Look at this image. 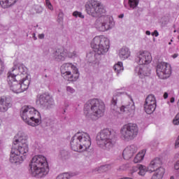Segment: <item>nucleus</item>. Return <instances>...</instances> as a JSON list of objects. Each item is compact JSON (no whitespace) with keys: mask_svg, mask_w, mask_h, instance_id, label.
<instances>
[{"mask_svg":"<svg viewBox=\"0 0 179 179\" xmlns=\"http://www.w3.org/2000/svg\"><path fill=\"white\" fill-rule=\"evenodd\" d=\"M157 75L159 79H167L171 75V66L170 64L161 62L157 65Z\"/></svg>","mask_w":179,"mask_h":179,"instance_id":"f8f14e48","label":"nucleus"},{"mask_svg":"<svg viewBox=\"0 0 179 179\" xmlns=\"http://www.w3.org/2000/svg\"><path fill=\"white\" fill-rule=\"evenodd\" d=\"M5 71V64L0 59V75Z\"/></svg>","mask_w":179,"mask_h":179,"instance_id":"a19ab883","label":"nucleus"},{"mask_svg":"<svg viewBox=\"0 0 179 179\" xmlns=\"http://www.w3.org/2000/svg\"><path fill=\"white\" fill-rule=\"evenodd\" d=\"M175 160H177L175 164V170H179V153L175 155Z\"/></svg>","mask_w":179,"mask_h":179,"instance_id":"e433bc0d","label":"nucleus"},{"mask_svg":"<svg viewBox=\"0 0 179 179\" xmlns=\"http://www.w3.org/2000/svg\"><path fill=\"white\" fill-rule=\"evenodd\" d=\"M173 124L174 125H179V113L174 117L173 120Z\"/></svg>","mask_w":179,"mask_h":179,"instance_id":"58836bf2","label":"nucleus"},{"mask_svg":"<svg viewBox=\"0 0 179 179\" xmlns=\"http://www.w3.org/2000/svg\"><path fill=\"white\" fill-rule=\"evenodd\" d=\"M34 10H36V13H41L43 12V7L41 6H35Z\"/></svg>","mask_w":179,"mask_h":179,"instance_id":"ea45409f","label":"nucleus"},{"mask_svg":"<svg viewBox=\"0 0 179 179\" xmlns=\"http://www.w3.org/2000/svg\"><path fill=\"white\" fill-rule=\"evenodd\" d=\"M138 170H139V168H138V165H137V166H134V167H133V171H138Z\"/></svg>","mask_w":179,"mask_h":179,"instance_id":"de8ad7c7","label":"nucleus"},{"mask_svg":"<svg viewBox=\"0 0 179 179\" xmlns=\"http://www.w3.org/2000/svg\"><path fill=\"white\" fill-rule=\"evenodd\" d=\"M62 75L64 76H68L72 79L73 77L75 79L79 78V71L78 68L71 63L64 64L61 67Z\"/></svg>","mask_w":179,"mask_h":179,"instance_id":"9b49d317","label":"nucleus"},{"mask_svg":"<svg viewBox=\"0 0 179 179\" xmlns=\"http://www.w3.org/2000/svg\"><path fill=\"white\" fill-rule=\"evenodd\" d=\"M138 151V148L134 145H131L126 148L122 153L124 160H129L135 153Z\"/></svg>","mask_w":179,"mask_h":179,"instance_id":"aec40b11","label":"nucleus"},{"mask_svg":"<svg viewBox=\"0 0 179 179\" xmlns=\"http://www.w3.org/2000/svg\"><path fill=\"white\" fill-rule=\"evenodd\" d=\"M106 105L104 102L99 99H90L85 104L84 114L86 118L92 121H97L99 118L104 115Z\"/></svg>","mask_w":179,"mask_h":179,"instance_id":"f03ea898","label":"nucleus"},{"mask_svg":"<svg viewBox=\"0 0 179 179\" xmlns=\"http://www.w3.org/2000/svg\"><path fill=\"white\" fill-rule=\"evenodd\" d=\"M29 168V174L37 178H43L50 172L47 158L43 155L34 156L31 160Z\"/></svg>","mask_w":179,"mask_h":179,"instance_id":"7ed1b4c3","label":"nucleus"},{"mask_svg":"<svg viewBox=\"0 0 179 179\" xmlns=\"http://www.w3.org/2000/svg\"><path fill=\"white\" fill-rule=\"evenodd\" d=\"M138 65H146L145 59V52L139 53L138 56L136 57L135 59Z\"/></svg>","mask_w":179,"mask_h":179,"instance_id":"cd10ccee","label":"nucleus"},{"mask_svg":"<svg viewBox=\"0 0 179 179\" xmlns=\"http://www.w3.org/2000/svg\"><path fill=\"white\" fill-rule=\"evenodd\" d=\"M138 174L143 177L146 174V171H149V167L146 169V166L143 165H138Z\"/></svg>","mask_w":179,"mask_h":179,"instance_id":"c756f323","label":"nucleus"},{"mask_svg":"<svg viewBox=\"0 0 179 179\" xmlns=\"http://www.w3.org/2000/svg\"><path fill=\"white\" fill-rule=\"evenodd\" d=\"M120 111L122 113H129L130 114H132L133 113H135V105H127V106H122L120 108Z\"/></svg>","mask_w":179,"mask_h":179,"instance_id":"a878e982","label":"nucleus"},{"mask_svg":"<svg viewBox=\"0 0 179 179\" xmlns=\"http://www.w3.org/2000/svg\"><path fill=\"white\" fill-rule=\"evenodd\" d=\"M119 55L121 59H127V58H129L131 52L128 48H122L120 51Z\"/></svg>","mask_w":179,"mask_h":179,"instance_id":"393cba45","label":"nucleus"},{"mask_svg":"<svg viewBox=\"0 0 179 179\" xmlns=\"http://www.w3.org/2000/svg\"><path fill=\"white\" fill-rule=\"evenodd\" d=\"M122 94V92H120L118 91H115L114 92L113 97L111 101L112 106H117V101H118V98L117 97H120V96H121Z\"/></svg>","mask_w":179,"mask_h":179,"instance_id":"7c9ffc66","label":"nucleus"},{"mask_svg":"<svg viewBox=\"0 0 179 179\" xmlns=\"http://www.w3.org/2000/svg\"><path fill=\"white\" fill-rule=\"evenodd\" d=\"M73 16H74V17H80V19H85V15H83L82 13L79 11H74L73 13Z\"/></svg>","mask_w":179,"mask_h":179,"instance_id":"c9c22d12","label":"nucleus"},{"mask_svg":"<svg viewBox=\"0 0 179 179\" xmlns=\"http://www.w3.org/2000/svg\"><path fill=\"white\" fill-rule=\"evenodd\" d=\"M157 101H156V97H155V95L150 94L148 95L144 103V109L147 114H152L155 112V110H156L157 107Z\"/></svg>","mask_w":179,"mask_h":179,"instance_id":"ddd939ff","label":"nucleus"},{"mask_svg":"<svg viewBox=\"0 0 179 179\" xmlns=\"http://www.w3.org/2000/svg\"><path fill=\"white\" fill-rule=\"evenodd\" d=\"M145 34H147V36H150V31H146Z\"/></svg>","mask_w":179,"mask_h":179,"instance_id":"8fccbe9b","label":"nucleus"},{"mask_svg":"<svg viewBox=\"0 0 179 179\" xmlns=\"http://www.w3.org/2000/svg\"><path fill=\"white\" fill-rule=\"evenodd\" d=\"M151 34L152 36H155V37H157L159 36V32L157 31V30H155Z\"/></svg>","mask_w":179,"mask_h":179,"instance_id":"a18cd8bd","label":"nucleus"},{"mask_svg":"<svg viewBox=\"0 0 179 179\" xmlns=\"http://www.w3.org/2000/svg\"><path fill=\"white\" fill-rule=\"evenodd\" d=\"M12 107V98L3 96L0 99V112L6 113L9 108Z\"/></svg>","mask_w":179,"mask_h":179,"instance_id":"a211bd4d","label":"nucleus"},{"mask_svg":"<svg viewBox=\"0 0 179 179\" xmlns=\"http://www.w3.org/2000/svg\"><path fill=\"white\" fill-rule=\"evenodd\" d=\"M128 3L131 9H135L139 5V0H129Z\"/></svg>","mask_w":179,"mask_h":179,"instance_id":"473e14b6","label":"nucleus"},{"mask_svg":"<svg viewBox=\"0 0 179 179\" xmlns=\"http://www.w3.org/2000/svg\"><path fill=\"white\" fill-rule=\"evenodd\" d=\"M169 45H171V42H169Z\"/></svg>","mask_w":179,"mask_h":179,"instance_id":"6e6d98bb","label":"nucleus"},{"mask_svg":"<svg viewBox=\"0 0 179 179\" xmlns=\"http://www.w3.org/2000/svg\"><path fill=\"white\" fill-rule=\"evenodd\" d=\"M169 97V93L164 92V99H167Z\"/></svg>","mask_w":179,"mask_h":179,"instance_id":"49530a36","label":"nucleus"},{"mask_svg":"<svg viewBox=\"0 0 179 179\" xmlns=\"http://www.w3.org/2000/svg\"><path fill=\"white\" fill-rule=\"evenodd\" d=\"M2 145V140H0V146Z\"/></svg>","mask_w":179,"mask_h":179,"instance_id":"5fc2aeb1","label":"nucleus"},{"mask_svg":"<svg viewBox=\"0 0 179 179\" xmlns=\"http://www.w3.org/2000/svg\"><path fill=\"white\" fill-rule=\"evenodd\" d=\"M70 146L72 150H74V152H85V150H83V147L80 144V142L79 141V138H78V136H76V134H75L71 138V141L70 142Z\"/></svg>","mask_w":179,"mask_h":179,"instance_id":"6ab92c4d","label":"nucleus"},{"mask_svg":"<svg viewBox=\"0 0 179 179\" xmlns=\"http://www.w3.org/2000/svg\"><path fill=\"white\" fill-rule=\"evenodd\" d=\"M13 146L15 148V152L18 155H22V157L26 159V155H27V152H29L27 136H22V133H18L14 138Z\"/></svg>","mask_w":179,"mask_h":179,"instance_id":"0eeeda50","label":"nucleus"},{"mask_svg":"<svg viewBox=\"0 0 179 179\" xmlns=\"http://www.w3.org/2000/svg\"><path fill=\"white\" fill-rule=\"evenodd\" d=\"M20 115L23 121L31 127H37L41 124L40 112L31 106H24L21 108Z\"/></svg>","mask_w":179,"mask_h":179,"instance_id":"423d86ee","label":"nucleus"},{"mask_svg":"<svg viewBox=\"0 0 179 179\" xmlns=\"http://www.w3.org/2000/svg\"><path fill=\"white\" fill-rule=\"evenodd\" d=\"M145 52V64L148 65V64H150L152 62V55H150V53L148 52Z\"/></svg>","mask_w":179,"mask_h":179,"instance_id":"f704fd0d","label":"nucleus"},{"mask_svg":"<svg viewBox=\"0 0 179 179\" xmlns=\"http://www.w3.org/2000/svg\"><path fill=\"white\" fill-rule=\"evenodd\" d=\"M162 164L163 162H162V159L159 157H156L152 159L148 166L149 173H153V171H156V169H159V167H162Z\"/></svg>","mask_w":179,"mask_h":179,"instance_id":"412c9836","label":"nucleus"},{"mask_svg":"<svg viewBox=\"0 0 179 179\" xmlns=\"http://www.w3.org/2000/svg\"><path fill=\"white\" fill-rule=\"evenodd\" d=\"M119 17H120V19H122V17H124V14H120L119 15Z\"/></svg>","mask_w":179,"mask_h":179,"instance_id":"864d4df0","label":"nucleus"},{"mask_svg":"<svg viewBox=\"0 0 179 179\" xmlns=\"http://www.w3.org/2000/svg\"><path fill=\"white\" fill-rule=\"evenodd\" d=\"M66 57L69 58H76L78 57V55L76 54V51H73V52H66Z\"/></svg>","mask_w":179,"mask_h":179,"instance_id":"4c0bfd02","label":"nucleus"},{"mask_svg":"<svg viewBox=\"0 0 179 179\" xmlns=\"http://www.w3.org/2000/svg\"><path fill=\"white\" fill-rule=\"evenodd\" d=\"M44 37H45V35L44 34H39L38 35V38L40 39V40H43L44 39Z\"/></svg>","mask_w":179,"mask_h":179,"instance_id":"c03bdc74","label":"nucleus"},{"mask_svg":"<svg viewBox=\"0 0 179 179\" xmlns=\"http://www.w3.org/2000/svg\"><path fill=\"white\" fill-rule=\"evenodd\" d=\"M9 72H11V73H15V75H17V76H19V73H17V72H20V75H24V73H27V68H26L24 65L21 64L17 67V69L13 68V71Z\"/></svg>","mask_w":179,"mask_h":179,"instance_id":"b1692460","label":"nucleus"},{"mask_svg":"<svg viewBox=\"0 0 179 179\" xmlns=\"http://www.w3.org/2000/svg\"><path fill=\"white\" fill-rule=\"evenodd\" d=\"M53 59L57 62H61L66 59V51L63 48H57L52 53Z\"/></svg>","mask_w":179,"mask_h":179,"instance_id":"dca6fc26","label":"nucleus"},{"mask_svg":"<svg viewBox=\"0 0 179 179\" xmlns=\"http://www.w3.org/2000/svg\"><path fill=\"white\" fill-rule=\"evenodd\" d=\"M32 38H34V40H37V36H36V33L32 34Z\"/></svg>","mask_w":179,"mask_h":179,"instance_id":"09e8293b","label":"nucleus"},{"mask_svg":"<svg viewBox=\"0 0 179 179\" xmlns=\"http://www.w3.org/2000/svg\"><path fill=\"white\" fill-rule=\"evenodd\" d=\"M171 42H173V39L171 40Z\"/></svg>","mask_w":179,"mask_h":179,"instance_id":"bf43d9fd","label":"nucleus"},{"mask_svg":"<svg viewBox=\"0 0 179 179\" xmlns=\"http://www.w3.org/2000/svg\"><path fill=\"white\" fill-rule=\"evenodd\" d=\"M45 78H48L47 75H45Z\"/></svg>","mask_w":179,"mask_h":179,"instance_id":"13d9d810","label":"nucleus"},{"mask_svg":"<svg viewBox=\"0 0 179 179\" xmlns=\"http://www.w3.org/2000/svg\"><path fill=\"white\" fill-rule=\"evenodd\" d=\"M75 173H64L57 176V179H69L71 177H74Z\"/></svg>","mask_w":179,"mask_h":179,"instance_id":"2f4dec72","label":"nucleus"},{"mask_svg":"<svg viewBox=\"0 0 179 179\" xmlns=\"http://www.w3.org/2000/svg\"><path fill=\"white\" fill-rule=\"evenodd\" d=\"M138 131L136 124L129 123L124 124L120 130L121 138L124 141H132L138 136Z\"/></svg>","mask_w":179,"mask_h":179,"instance_id":"6e6552de","label":"nucleus"},{"mask_svg":"<svg viewBox=\"0 0 179 179\" xmlns=\"http://www.w3.org/2000/svg\"><path fill=\"white\" fill-rule=\"evenodd\" d=\"M66 90L67 92H69V93H71V94L75 93V89L72 88L71 87L68 86L66 87Z\"/></svg>","mask_w":179,"mask_h":179,"instance_id":"37998d69","label":"nucleus"},{"mask_svg":"<svg viewBox=\"0 0 179 179\" xmlns=\"http://www.w3.org/2000/svg\"><path fill=\"white\" fill-rule=\"evenodd\" d=\"M46 6L50 9V10H53L54 8L52 7V4H51V2L50 0H45Z\"/></svg>","mask_w":179,"mask_h":179,"instance_id":"79ce46f5","label":"nucleus"},{"mask_svg":"<svg viewBox=\"0 0 179 179\" xmlns=\"http://www.w3.org/2000/svg\"><path fill=\"white\" fill-rule=\"evenodd\" d=\"M177 57H178V54H174L173 55V58H177Z\"/></svg>","mask_w":179,"mask_h":179,"instance_id":"603ef678","label":"nucleus"},{"mask_svg":"<svg viewBox=\"0 0 179 179\" xmlns=\"http://www.w3.org/2000/svg\"><path fill=\"white\" fill-rule=\"evenodd\" d=\"M178 40H179V35H178Z\"/></svg>","mask_w":179,"mask_h":179,"instance_id":"052dcab7","label":"nucleus"},{"mask_svg":"<svg viewBox=\"0 0 179 179\" xmlns=\"http://www.w3.org/2000/svg\"><path fill=\"white\" fill-rule=\"evenodd\" d=\"M104 167H106V166H101V169H104Z\"/></svg>","mask_w":179,"mask_h":179,"instance_id":"4d7b16f0","label":"nucleus"},{"mask_svg":"<svg viewBox=\"0 0 179 179\" xmlns=\"http://www.w3.org/2000/svg\"><path fill=\"white\" fill-rule=\"evenodd\" d=\"M134 71L141 79L146 76H150V69L148 66L138 65L135 67Z\"/></svg>","mask_w":179,"mask_h":179,"instance_id":"f3484780","label":"nucleus"},{"mask_svg":"<svg viewBox=\"0 0 179 179\" xmlns=\"http://www.w3.org/2000/svg\"><path fill=\"white\" fill-rule=\"evenodd\" d=\"M113 69L117 75H120L122 71H124V66L122 62H118L116 64L113 66Z\"/></svg>","mask_w":179,"mask_h":179,"instance_id":"c85d7f7f","label":"nucleus"},{"mask_svg":"<svg viewBox=\"0 0 179 179\" xmlns=\"http://www.w3.org/2000/svg\"><path fill=\"white\" fill-rule=\"evenodd\" d=\"M171 103H174V101H175V99H174V97H172V98H171Z\"/></svg>","mask_w":179,"mask_h":179,"instance_id":"3c124183","label":"nucleus"},{"mask_svg":"<svg viewBox=\"0 0 179 179\" xmlns=\"http://www.w3.org/2000/svg\"><path fill=\"white\" fill-rule=\"evenodd\" d=\"M23 160H24V157L20 156L18 153H17L16 148L13 146L10 155V163L14 164H21V163H23Z\"/></svg>","mask_w":179,"mask_h":179,"instance_id":"2eb2a0df","label":"nucleus"},{"mask_svg":"<svg viewBox=\"0 0 179 179\" xmlns=\"http://www.w3.org/2000/svg\"><path fill=\"white\" fill-rule=\"evenodd\" d=\"M64 113H66V111H65V110H64Z\"/></svg>","mask_w":179,"mask_h":179,"instance_id":"e2e57ef3","label":"nucleus"},{"mask_svg":"<svg viewBox=\"0 0 179 179\" xmlns=\"http://www.w3.org/2000/svg\"><path fill=\"white\" fill-rule=\"evenodd\" d=\"M85 10L92 17L98 18L96 23L99 31H107L111 29V20L108 16H106V8L101 6V3L90 0L85 4Z\"/></svg>","mask_w":179,"mask_h":179,"instance_id":"f257e3e1","label":"nucleus"},{"mask_svg":"<svg viewBox=\"0 0 179 179\" xmlns=\"http://www.w3.org/2000/svg\"><path fill=\"white\" fill-rule=\"evenodd\" d=\"M20 83L22 91L24 92V90H27L30 85V80H29V77L26 76L25 78H22V80H20Z\"/></svg>","mask_w":179,"mask_h":179,"instance_id":"bb28decb","label":"nucleus"},{"mask_svg":"<svg viewBox=\"0 0 179 179\" xmlns=\"http://www.w3.org/2000/svg\"><path fill=\"white\" fill-rule=\"evenodd\" d=\"M16 2H17V0H0V5L3 9H8Z\"/></svg>","mask_w":179,"mask_h":179,"instance_id":"5701e85b","label":"nucleus"},{"mask_svg":"<svg viewBox=\"0 0 179 179\" xmlns=\"http://www.w3.org/2000/svg\"><path fill=\"white\" fill-rule=\"evenodd\" d=\"M16 76L17 74L12 72L8 73L7 82L9 85L10 90L13 92V93H22L23 89L22 88V84L20 83V80Z\"/></svg>","mask_w":179,"mask_h":179,"instance_id":"1a4fd4ad","label":"nucleus"},{"mask_svg":"<svg viewBox=\"0 0 179 179\" xmlns=\"http://www.w3.org/2000/svg\"><path fill=\"white\" fill-rule=\"evenodd\" d=\"M96 144L103 150H111L115 145L114 133L110 129H103L96 136Z\"/></svg>","mask_w":179,"mask_h":179,"instance_id":"39448f33","label":"nucleus"},{"mask_svg":"<svg viewBox=\"0 0 179 179\" xmlns=\"http://www.w3.org/2000/svg\"><path fill=\"white\" fill-rule=\"evenodd\" d=\"M91 47L94 52L87 55L90 62H96V59L99 55H104L110 50V40L106 37L95 36L91 42Z\"/></svg>","mask_w":179,"mask_h":179,"instance_id":"20e7f679","label":"nucleus"},{"mask_svg":"<svg viewBox=\"0 0 179 179\" xmlns=\"http://www.w3.org/2000/svg\"><path fill=\"white\" fill-rule=\"evenodd\" d=\"M143 157H145L144 153H138L136 155L134 162V163H139L143 160Z\"/></svg>","mask_w":179,"mask_h":179,"instance_id":"72a5a7b5","label":"nucleus"},{"mask_svg":"<svg viewBox=\"0 0 179 179\" xmlns=\"http://www.w3.org/2000/svg\"><path fill=\"white\" fill-rule=\"evenodd\" d=\"M156 173H155L151 179H162L164 173H166V169L164 168L159 166L155 169Z\"/></svg>","mask_w":179,"mask_h":179,"instance_id":"4be33fe9","label":"nucleus"},{"mask_svg":"<svg viewBox=\"0 0 179 179\" xmlns=\"http://www.w3.org/2000/svg\"><path fill=\"white\" fill-rule=\"evenodd\" d=\"M36 103L37 104H39L41 107L43 108H46L47 110L53 108L55 106L54 99L48 93L37 95Z\"/></svg>","mask_w":179,"mask_h":179,"instance_id":"9d476101","label":"nucleus"},{"mask_svg":"<svg viewBox=\"0 0 179 179\" xmlns=\"http://www.w3.org/2000/svg\"><path fill=\"white\" fill-rule=\"evenodd\" d=\"M81 146H83V150H87L92 145V141H90V136L85 132H78L76 134Z\"/></svg>","mask_w":179,"mask_h":179,"instance_id":"4468645a","label":"nucleus"},{"mask_svg":"<svg viewBox=\"0 0 179 179\" xmlns=\"http://www.w3.org/2000/svg\"><path fill=\"white\" fill-rule=\"evenodd\" d=\"M178 160L179 161V157H178Z\"/></svg>","mask_w":179,"mask_h":179,"instance_id":"680f3d73","label":"nucleus"}]
</instances>
